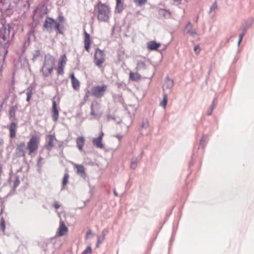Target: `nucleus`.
<instances>
[{"label":"nucleus","mask_w":254,"mask_h":254,"mask_svg":"<svg viewBox=\"0 0 254 254\" xmlns=\"http://www.w3.org/2000/svg\"><path fill=\"white\" fill-rule=\"evenodd\" d=\"M14 33H10V28L2 26L0 29V52L4 53V58L8 53L7 48L10 45Z\"/></svg>","instance_id":"1"},{"label":"nucleus","mask_w":254,"mask_h":254,"mask_svg":"<svg viewBox=\"0 0 254 254\" xmlns=\"http://www.w3.org/2000/svg\"><path fill=\"white\" fill-rule=\"evenodd\" d=\"M95 9H97V18L99 21L108 22L111 17V10L110 7L105 3L99 1L95 5Z\"/></svg>","instance_id":"2"},{"label":"nucleus","mask_w":254,"mask_h":254,"mask_svg":"<svg viewBox=\"0 0 254 254\" xmlns=\"http://www.w3.org/2000/svg\"><path fill=\"white\" fill-rule=\"evenodd\" d=\"M54 64V57L49 54L46 55L44 64L41 69L45 77L48 76L52 73Z\"/></svg>","instance_id":"3"},{"label":"nucleus","mask_w":254,"mask_h":254,"mask_svg":"<svg viewBox=\"0 0 254 254\" xmlns=\"http://www.w3.org/2000/svg\"><path fill=\"white\" fill-rule=\"evenodd\" d=\"M39 144V139L36 135H33L27 143V149L29 151V155L37 151Z\"/></svg>","instance_id":"4"},{"label":"nucleus","mask_w":254,"mask_h":254,"mask_svg":"<svg viewBox=\"0 0 254 254\" xmlns=\"http://www.w3.org/2000/svg\"><path fill=\"white\" fill-rule=\"evenodd\" d=\"M107 85L102 84L101 86L98 85L93 86L91 89V93L96 98L102 97L107 90Z\"/></svg>","instance_id":"5"},{"label":"nucleus","mask_w":254,"mask_h":254,"mask_svg":"<svg viewBox=\"0 0 254 254\" xmlns=\"http://www.w3.org/2000/svg\"><path fill=\"white\" fill-rule=\"evenodd\" d=\"M105 61V54L104 52L99 48H97L94 54L95 64L98 67L101 68L103 63Z\"/></svg>","instance_id":"6"},{"label":"nucleus","mask_w":254,"mask_h":254,"mask_svg":"<svg viewBox=\"0 0 254 254\" xmlns=\"http://www.w3.org/2000/svg\"><path fill=\"white\" fill-rule=\"evenodd\" d=\"M56 21L50 17H47L44 22L43 30L46 29L49 32H51L55 28V25Z\"/></svg>","instance_id":"7"},{"label":"nucleus","mask_w":254,"mask_h":254,"mask_svg":"<svg viewBox=\"0 0 254 254\" xmlns=\"http://www.w3.org/2000/svg\"><path fill=\"white\" fill-rule=\"evenodd\" d=\"M25 144L24 142H20L17 145L15 149V155L17 157H25Z\"/></svg>","instance_id":"8"},{"label":"nucleus","mask_w":254,"mask_h":254,"mask_svg":"<svg viewBox=\"0 0 254 254\" xmlns=\"http://www.w3.org/2000/svg\"><path fill=\"white\" fill-rule=\"evenodd\" d=\"M99 104L97 101H94L91 105V115L95 117H100L101 114H96V111H98L99 109Z\"/></svg>","instance_id":"9"},{"label":"nucleus","mask_w":254,"mask_h":254,"mask_svg":"<svg viewBox=\"0 0 254 254\" xmlns=\"http://www.w3.org/2000/svg\"><path fill=\"white\" fill-rule=\"evenodd\" d=\"M52 117L54 122L57 121L59 119V111L57 107L56 102L55 100L52 102Z\"/></svg>","instance_id":"10"},{"label":"nucleus","mask_w":254,"mask_h":254,"mask_svg":"<svg viewBox=\"0 0 254 254\" xmlns=\"http://www.w3.org/2000/svg\"><path fill=\"white\" fill-rule=\"evenodd\" d=\"M84 49L87 52H89L90 49V35L88 34L85 30L84 31Z\"/></svg>","instance_id":"11"},{"label":"nucleus","mask_w":254,"mask_h":254,"mask_svg":"<svg viewBox=\"0 0 254 254\" xmlns=\"http://www.w3.org/2000/svg\"><path fill=\"white\" fill-rule=\"evenodd\" d=\"M173 86V81L170 79L168 76H167L165 78V81L163 85V90L164 92L165 90L167 89H171Z\"/></svg>","instance_id":"12"},{"label":"nucleus","mask_w":254,"mask_h":254,"mask_svg":"<svg viewBox=\"0 0 254 254\" xmlns=\"http://www.w3.org/2000/svg\"><path fill=\"white\" fill-rule=\"evenodd\" d=\"M17 126L14 122L10 124L9 127V136L11 138H13L15 137L16 131Z\"/></svg>","instance_id":"13"},{"label":"nucleus","mask_w":254,"mask_h":254,"mask_svg":"<svg viewBox=\"0 0 254 254\" xmlns=\"http://www.w3.org/2000/svg\"><path fill=\"white\" fill-rule=\"evenodd\" d=\"M161 44L157 43L154 41H151L147 43V47L151 51L156 50Z\"/></svg>","instance_id":"14"},{"label":"nucleus","mask_w":254,"mask_h":254,"mask_svg":"<svg viewBox=\"0 0 254 254\" xmlns=\"http://www.w3.org/2000/svg\"><path fill=\"white\" fill-rule=\"evenodd\" d=\"M71 81L72 84V87L74 90H78L79 88V82L75 77L74 73H72L70 75Z\"/></svg>","instance_id":"15"},{"label":"nucleus","mask_w":254,"mask_h":254,"mask_svg":"<svg viewBox=\"0 0 254 254\" xmlns=\"http://www.w3.org/2000/svg\"><path fill=\"white\" fill-rule=\"evenodd\" d=\"M101 136H98L97 138H94L93 139V144L96 147L99 148H103L104 145L102 143Z\"/></svg>","instance_id":"16"},{"label":"nucleus","mask_w":254,"mask_h":254,"mask_svg":"<svg viewBox=\"0 0 254 254\" xmlns=\"http://www.w3.org/2000/svg\"><path fill=\"white\" fill-rule=\"evenodd\" d=\"M124 9V4L122 0H116V5L115 7V12L121 13Z\"/></svg>","instance_id":"17"},{"label":"nucleus","mask_w":254,"mask_h":254,"mask_svg":"<svg viewBox=\"0 0 254 254\" xmlns=\"http://www.w3.org/2000/svg\"><path fill=\"white\" fill-rule=\"evenodd\" d=\"M136 68L137 70H145L146 69V65L144 60H137L136 61Z\"/></svg>","instance_id":"18"},{"label":"nucleus","mask_w":254,"mask_h":254,"mask_svg":"<svg viewBox=\"0 0 254 254\" xmlns=\"http://www.w3.org/2000/svg\"><path fill=\"white\" fill-rule=\"evenodd\" d=\"M85 139L83 136H80L76 138L77 147L79 150H82L84 144Z\"/></svg>","instance_id":"19"},{"label":"nucleus","mask_w":254,"mask_h":254,"mask_svg":"<svg viewBox=\"0 0 254 254\" xmlns=\"http://www.w3.org/2000/svg\"><path fill=\"white\" fill-rule=\"evenodd\" d=\"M59 230V235L60 236H64L67 231V228L63 222L60 223Z\"/></svg>","instance_id":"20"},{"label":"nucleus","mask_w":254,"mask_h":254,"mask_svg":"<svg viewBox=\"0 0 254 254\" xmlns=\"http://www.w3.org/2000/svg\"><path fill=\"white\" fill-rule=\"evenodd\" d=\"M141 79V75L137 72L129 73V79L133 81H138Z\"/></svg>","instance_id":"21"},{"label":"nucleus","mask_w":254,"mask_h":254,"mask_svg":"<svg viewBox=\"0 0 254 254\" xmlns=\"http://www.w3.org/2000/svg\"><path fill=\"white\" fill-rule=\"evenodd\" d=\"M158 14L160 16L165 18H168L170 16V12L166 9L160 8L158 10Z\"/></svg>","instance_id":"22"},{"label":"nucleus","mask_w":254,"mask_h":254,"mask_svg":"<svg viewBox=\"0 0 254 254\" xmlns=\"http://www.w3.org/2000/svg\"><path fill=\"white\" fill-rule=\"evenodd\" d=\"M33 88L31 86H29L26 90V94L27 96L26 101L29 102L32 95Z\"/></svg>","instance_id":"23"},{"label":"nucleus","mask_w":254,"mask_h":254,"mask_svg":"<svg viewBox=\"0 0 254 254\" xmlns=\"http://www.w3.org/2000/svg\"><path fill=\"white\" fill-rule=\"evenodd\" d=\"M167 100H168L167 94L164 92L163 93V99L162 101L160 103V105L163 107H165L167 105Z\"/></svg>","instance_id":"24"},{"label":"nucleus","mask_w":254,"mask_h":254,"mask_svg":"<svg viewBox=\"0 0 254 254\" xmlns=\"http://www.w3.org/2000/svg\"><path fill=\"white\" fill-rule=\"evenodd\" d=\"M54 139V138L52 135H49V140H48V144L47 145V148L50 147L49 150H50L51 148L54 146V144H53Z\"/></svg>","instance_id":"25"},{"label":"nucleus","mask_w":254,"mask_h":254,"mask_svg":"<svg viewBox=\"0 0 254 254\" xmlns=\"http://www.w3.org/2000/svg\"><path fill=\"white\" fill-rule=\"evenodd\" d=\"M215 100L216 99H213L212 104L210 106L209 109L207 111V115L208 116H210L211 115L212 111L215 108L214 102Z\"/></svg>","instance_id":"26"},{"label":"nucleus","mask_w":254,"mask_h":254,"mask_svg":"<svg viewBox=\"0 0 254 254\" xmlns=\"http://www.w3.org/2000/svg\"><path fill=\"white\" fill-rule=\"evenodd\" d=\"M76 169H77V172L78 173H80L81 176H82L83 174H85V171H84V168L83 166L80 165H76Z\"/></svg>","instance_id":"27"},{"label":"nucleus","mask_w":254,"mask_h":254,"mask_svg":"<svg viewBox=\"0 0 254 254\" xmlns=\"http://www.w3.org/2000/svg\"><path fill=\"white\" fill-rule=\"evenodd\" d=\"M149 126V123L147 119H143L142 122L141 128L142 129H146Z\"/></svg>","instance_id":"28"},{"label":"nucleus","mask_w":254,"mask_h":254,"mask_svg":"<svg viewBox=\"0 0 254 254\" xmlns=\"http://www.w3.org/2000/svg\"><path fill=\"white\" fill-rule=\"evenodd\" d=\"M66 60L67 59L65 55H63L60 59L59 65H63V64H65L66 63Z\"/></svg>","instance_id":"29"},{"label":"nucleus","mask_w":254,"mask_h":254,"mask_svg":"<svg viewBox=\"0 0 254 254\" xmlns=\"http://www.w3.org/2000/svg\"><path fill=\"white\" fill-rule=\"evenodd\" d=\"M147 0H133L134 2L137 5L139 6H142L144 4Z\"/></svg>","instance_id":"30"},{"label":"nucleus","mask_w":254,"mask_h":254,"mask_svg":"<svg viewBox=\"0 0 254 254\" xmlns=\"http://www.w3.org/2000/svg\"><path fill=\"white\" fill-rule=\"evenodd\" d=\"M68 178H69V175L67 173L65 174L64 176V178L63 179V181H62V185L63 186L66 185V184L67 183V182H68Z\"/></svg>","instance_id":"31"},{"label":"nucleus","mask_w":254,"mask_h":254,"mask_svg":"<svg viewBox=\"0 0 254 254\" xmlns=\"http://www.w3.org/2000/svg\"><path fill=\"white\" fill-rule=\"evenodd\" d=\"M19 184H20L19 177L18 176H16V179L14 183L13 190H15L16 189V188L19 186Z\"/></svg>","instance_id":"32"},{"label":"nucleus","mask_w":254,"mask_h":254,"mask_svg":"<svg viewBox=\"0 0 254 254\" xmlns=\"http://www.w3.org/2000/svg\"><path fill=\"white\" fill-rule=\"evenodd\" d=\"M54 29H56L60 34H63L62 28L59 23L56 22Z\"/></svg>","instance_id":"33"},{"label":"nucleus","mask_w":254,"mask_h":254,"mask_svg":"<svg viewBox=\"0 0 254 254\" xmlns=\"http://www.w3.org/2000/svg\"><path fill=\"white\" fill-rule=\"evenodd\" d=\"M246 31V28H244L243 29V32L241 34H240L239 35V40H238V46L240 45L242 40V39L244 37V35H245V32Z\"/></svg>","instance_id":"34"},{"label":"nucleus","mask_w":254,"mask_h":254,"mask_svg":"<svg viewBox=\"0 0 254 254\" xmlns=\"http://www.w3.org/2000/svg\"><path fill=\"white\" fill-rule=\"evenodd\" d=\"M137 164V161H136V158H133L132 159L131 164H130V168L132 169H135Z\"/></svg>","instance_id":"35"},{"label":"nucleus","mask_w":254,"mask_h":254,"mask_svg":"<svg viewBox=\"0 0 254 254\" xmlns=\"http://www.w3.org/2000/svg\"><path fill=\"white\" fill-rule=\"evenodd\" d=\"M217 4L216 1H215L214 2H213V4L210 7L209 11L208 12V13L209 14L211 13L213 10L217 9Z\"/></svg>","instance_id":"36"},{"label":"nucleus","mask_w":254,"mask_h":254,"mask_svg":"<svg viewBox=\"0 0 254 254\" xmlns=\"http://www.w3.org/2000/svg\"><path fill=\"white\" fill-rule=\"evenodd\" d=\"M43 160H44V159L42 157H41V156L39 157L38 162L37 163V165L38 166V167H39V168L42 167V166H43V165L44 164L43 162Z\"/></svg>","instance_id":"37"},{"label":"nucleus","mask_w":254,"mask_h":254,"mask_svg":"<svg viewBox=\"0 0 254 254\" xmlns=\"http://www.w3.org/2000/svg\"><path fill=\"white\" fill-rule=\"evenodd\" d=\"M206 137V135H202V137L201 138V139H200V143H199V147H202L203 148L204 145H205V144L204 143V139Z\"/></svg>","instance_id":"38"},{"label":"nucleus","mask_w":254,"mask_h":254,"mask_svg":"<svg viewBox=\"0 0 254 254\" xmlns=\"http://www.w3.org/2000/svg\"><path fill=\"white\" fill-rule=\"evenodd\" d=\"M58 73L59 74L62 75L64 74V68L63 65H59L58 67Z\"/></svg>","instance_id":"39"},{"label":"nucleus","mask_w":254,"mask_h":254,"mask_svg":"<svg viewBox=\"0 0 254 254\" xmlns=\"http://www.w3.org/2000/svg\"><path fill=\"white\" fill-rule=\"evenodd\" d=\"M1 230L4 232L5 229V221L3 217L1 218Z\"/></svg>","instance_id":"40"},{"label":"nucleus","mask_w":254,"mask_h":254,"mask_svg":"<svg viewBox=\"0 0 254 254\" xmlns=\"http://www.w3.org/2000/svg\"><path fill=\"white\" fill-rule=\"evenodd\" d=\"M15 110L14 107H11L9 110V115L10 118L14 117L15 116Z\"/></svg>","instance_id":"41"},{"label":"nucleus","mask_w":254,"mask_h":254,"mask_svg":"<svg viewBox=\"0 0 254 254\" xmlns=\"http://www.w3.org/2000/svg\"><path fill=\"white\" fill-rule=\"evenodd\" d=\"M104 236H100L98 238V240L96 243V246L98 247L99 244H101L104 240Z\"/></svg>","instance_id":"42"},{"label":"nucleus","mask_w":254,"mask_h":254,"mask_svg":"<svg viewBox=\"0 0 254 254\" xmlns=\"http://www.w3.org/2000/svg\"><path fill=\"white\" fill-rule=\"evenodd\" d=\"M91 253V248L90 247H87L83 251V254H90Z\"/></svg>","instance_id":"43"},{"label":"nucleus","mask_w":254,"mask_h":254,"mask_svg":"<svg viewBox=\"0 0 254 254\" xmlns=\"http://www.w3.org/2000/svg\"><path fill=\"white\" fill-rule=\"evenodd\" d=\"M187 33H189L193 37H194L197 34L195 31H190V29L188 30Z\"/></svg>","instance_id":"44"},{"label":"nucleus","mask_w":254,"mask_h":254,"mask_svg":"<svg viewBox=\"0 0 254 254\" xmlns=\"http://www.w3.org/2000/svg\"><path fill=\"white\" fill-rule=\"evenodd\" d=\"M40 51H36V53L34 55H33V60H34L35 59H36L40 56Z\"/></svg>","instance_id":"45"},{"label":"nucleus","mask_w":254,"mask_h":254,"mask_svg":"<svg viewBox=\"0 0 254 254\" xmlns=\"http://www.w3.org/2000/svg\"><path fill=\"white\" fill-rule=\"evenodd\" d=\"M194 51L196 54H198L199 53L200 51V49L198 45L194 47Z\"/></svg>","instance_id":"46"},{"label":"nucleus","mask_w":254,"mask_h":254,"mask_svg":"<svg viewBox=\"0 0 254 254\" xmlns=\"http://www.w3.org/2000/svg\"><path fill=\"white\" fill-rule=\"evenodd\" d=\"M58 20L59 21V22L62 23L64 20V18L63 16H59L58 17Z\"/></svg>","instance_id":"47"},{"label":"nucleus","mask_w":254,"mask_h":254,"mask_svg":"<svg viewBox=\"0 0 254 254\" xmlns=\"http://www.w3.org/2000/svg\"><path fill=\"white\" fill-rule=\"evenodd\" d=\"M108 233V230L107 229H104L102 233V236H104V238H105V237L106 235Z\"/></svg>","instance_id":"48"},{"label":"nucleus","mask_w":254,"mask_h":254,"mask_svg":"<svg viewBox=\"0 0 254 254\" xmlns=\"http://www.w3.org/2000/svg\"><path fill=\"white\" fill-rule=\"evenodd\" d=\"M191 27H192V24H191V23L190 22H189L188 23V25H187V27L186 28H187V29H188V30H189V29L190 30Z\"/></svg>","instance_id":"49"},{"label":"nucleus","mask_w":254,"mask_h":254,"mask_svg":"<svg viewBox=\"0 0 254 254\" xmlns=\"http://www.w3.org/2000/svg\"><path fill=\"white\" fill-rule=\"evenodd\" d=\"M54 207L56 209H59V208L60 207V205L56 202V203H55L54 204Z\"/></svg>","instance_id":"50"},{"label":"nucleus","mask_w":254,"mask_h":254,"mask_svg":"<svg viewBox=\"0 0 254 254\" xmlns=\"http://www.w3.org/2000/svg\"><path fill=\"white\" fill-rule=\"evenodd\" d=\"M116 137L118 138L119 139H121L123 137V135L121 134H117L116 135Z\"/></svg>","instance_id":"51"},{"label":"nucleus","mask_w":254,"mask_h":254,"mask_svg":"<svg viewBox=\"0 0 254 254\" xmlns=\"http://www.w3.org/2000/svg\"><path fill=\"white\" fill-rule=\"evenodd\" d=\"M89 93V91H88L87 92V93L86 94V95H85L84 96V99L86 100V99H87L88 98V93Z\"/></svg>","instance_id":"52"},{"label":"nucleus","mask_w":254,"mask_h":254,"mask_svg":"<svg viewBox=\"0 0 254 254\" xmlns=\"http://www.w3.org/2000/svg\"><path fill=\"white\" fill-rule=\"evenodd\" d=\"M34 34V30H31L29 32V35H33Z\"/></svg>","instance_id":"53"},{"label":"nucleus","mask_w":254,"mask_h":254,"mask_svg":"<svg viewBox=\"0 0 254 254\" xmlns=\"http://www.w3.org/2000/svg\"><path fill=\"white\" fill-rule=\"evenodd\" d=\"M91 234V232L90 230H89V231H88L86 233V236L87 237L88 236V235Z\"/></svg>","instance_id":"54"},{"label":"nucleus","mask_w":254,"mask_h":254,"mask_svg":"<svg viewBox=\"0 0 254 254\" xmlns=\"http://www.w3.org/2000/svg\"><path fill=\"white\" fill-rule=\"evenodd\" d=\"M114 194L116 196L118 195V193L115 190H114Z\"/></svg>","instance_id":"55"},{"label":"nucleus","mask_w":254,"mask_h":254,"mask_svg":"<svg viewBox=\"0 0 254 254\" xmlns=\"http://www.w3.org/2000/svg\"><path fill=\"white\" fill-rule=\"evenodd\" d=\"M103 134H104V133L102 131H101V134L99 136H101V139H102Z\"/></svg>","instance_id":"56"},{"label":"nucleus","mask_w":254,"mask_h":254,"mask_svg":"<svg viewBox=\"0 0 254 254\" xmlns=\"http://www.w3.org/2000/svg\"><path fill=\"white\" fill-rule=\"evenodd\" d=\"M107 118H108V120H109L110 118H112L111 116H109V115H108L107 116Z\"/></svg>","instance_id":"57"}]
</instances>
